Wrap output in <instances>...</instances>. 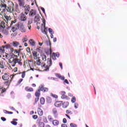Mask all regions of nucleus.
Listing matches in <instances>:
<instances>
[{
    "mask_svg": "<svg viewBox=\"0 0 127 127\" xmlns=\"http://www.w3.org/2000/svg\"><path fill=\"white\" fill-rule=\"evenodd\" d=\"M41 58L42 59V61H43L44 62L46 61V63L42 62L41 64V67H42V68H45L44 71H49V68L52 66L53 64L51 58H48L47 60H46L47 57L45 55H41Z\"/></svg>",
    "mask_w": 127,
    "mask_h": 127,
    "instance_id": "obj_1",
    "label": "nucleus"
},
{
    "mask_svg": "<svg viewBox=\"0 0 127 127\" xmlns=\"http://www.w3.org/2000/svg\"><path fill=\"white\" fill-rule=\"evenodd\" d=\"M33 56L34 57V64L37 65V66H40L41 65V61L40 58H41V55L38 54L37 52L34 51L32 52Z\"/></svg>",
    "mask_w": 127,
    "mask_h": 127,
    "instance_id": "obj_2",
    "label": "nucleus"
},
{
    "mask_svg": "<svg viewBox=\"0 0 127 127\" xmlns=\"http://www.w3.org/2000/svg\"><path fill=\"white\" fill-rule=\"evenodd\" d=\"M8 63L10 64L12 67H14L15 66V64L17 63L18 65L21 66L22 65V63H21V59H18L17 58L14 57H11L8 61Z\"/></svg>",
    "mask_w": 127,
    "mask_h": 127,
    "instance_id": "obj_3",
    "label": "nucleus"
},
{
    "mask_svg": "<svg viewBox=\"0 0 127 127\" xmlns=\"http://www.w3.org/2000/svg\"><path fill=\"white\" fill-rule=\"evenodd\" d=\"M18 5H16L15 6V10L17 12H20L21 10H23L24 9V4H25V2H24V0H18Z\"/></svg>",
    "mask_w": 127,
    "mask_h": 127,
    "instance_id": "obj_4",
    "label": "nucleus"
},
{
    "mask_svg": "<svg viewBox=\"0 0 127 127\" xmlns=\"http://www.w3.org/2000/svg\"><path fill=\"white\" fill-rule=\"evenodd\" d=\"M46 23V20L44 19L43 21V24H42V27H41V31L44 34H46V35H47V32L48 31V30H47V28L45 27V24Z\"/></svg>",
    "mask_w": 127,
    "mask_h": 127,
    "instance_id": "obj_5",
    "label": "nucleus"
},
{
    "mask_svg": "<svg viewBox=\"0 0 127 127\" xmlns=\"http://www.w3.org/2000/svg\"><path fill=\"white\" fill-rule=\"evenodd\" d=\"M14 4L12 1L8 2V5L7 6L6 11L8 12H12L13 11Z\"/></svg>",
    "mask_w": 127,
    "mask_h": 127,
    "instance_id": "obj_6",
    "label": "nucleus"
},
{
    "mask_svg": "<svg viewBox=\"0 0 127 127\" xmlns=\"http://www.w3.org/2000/svg\"><path fill=\"white\" fill-rule=\"evenodd\" d=\"M16 25V26H18V29H19V30H20V31H21V32H26V29L24 27L23 23H20Z\"/></svg>",
    "mask_w": 127,
    "mask_h": 127,
    "instance_id": "obj_7",
    "label": "nucleus"
},
{
    "mask_svg": "<svg viewBox=\"0 0 127 127\" xmlns=\"http://www.w3.org/2000/svg\"><path fill=\"white\" fill-rule=\"evenodd\" d=\"M27 14H28V12H27L20 14V16L21 21H25L27 19Z\"/></svg>",
    "mask_w": 127,
    "mask_h": 127,
    "instance_id": "obj_8",
    "label": "nucleus"
},
{
    "mask_svg": "<svg viewBox=\"0 0 127 127\" xmlns=\"http://www.w3.org/2000/svg\"><path fill=\"white\" fill-rule=\"evenodd\" d=\"M10 75L9 73L5 72L3 73L2 75V79L3 81H7V80H9Z\"/></svg>",
    "mask_w": 127,
    "mask_h": 127,
    "instance_id": "obj_9",
    "label": "nucleus"
},
{
    "mask_svg": "<svg viewBox=\"0 0 127 127\" xmlns=\"http://www.w3.org/2000/svg\"><path fill=\"white\" fill-rule=\"evenodd\" d=\"M60 94L61 95V98L62 99H63L64 100H68L69 98L68 96H66V92L65 91H61L60 92Z\"/></svg>",
    "mask_w": 127,
    "mask_h": 127,
    "instance_id": "obj_10",
    "label": "nucleus"
},
{
    "mask_svg": "<svg viewBox=\"0 0 127 127\" xmlns=\"http://www.w3.org/2000/svg\"><path fill=\"white\" fill-rule=\"evenodd\" d=\"M7 6L6 5V4H0V10H2L3 12H5L6 11Z\"/></svg>",
    "mask_w": 127,
    "mask_h": 127,
    "instance_id": "obj_11",
    "label": "nucleus"
},
{
    "mask_svg": "<svg viewBox=\"0 0 127 127\" xmlns=\"http://www.w3.org/2000/svg\"><path fill=\"white\" fill-rule=\"evenodd\" d=\"M60 56V54H59V53H53L52 56H51V57H52L53 60H56V57H58V58Z\"/></svg>",
    "mask_w": 127,
    "mask_h": 127,
    "instance_id": "obj_12",
    "label": "nucleus"
},
{
    "mask_svg": "<svg viewBox=\"0 0 127 127\" xmlns=\"http://www.w3.org/2000/svg\"><path fill=\"white\" fill-rule=\"evenodd\" d=\"M62 101H57L55 103L54 105L57 108H60L62 106Z\"/></svg>",
    "mask_w": 127,
    "mask_h": 127,
    "instance_id": "obj_13",
    "label": "nucleus"
},
{
    "mask_svg": "<svg viewBox=\"0 0 127 127\" xmlns=\"http://www.w3.org/2000/svg\"><path fill=\"white\" fill-rule=\"evenodd\" d=\"M29 16H34V15H36V10L34 9H31L29 12Z\"/></svg>",
    "mask_w": 127,
    "mask_h": 127,
    "instance_id": "obj_14",
    "label": "nucleus"
},
{
    "mask_svg": "<svg viewBox=\"0 0 127 127\" xmlns=\"http://www.w3.org/2000/svg\"><path fill=\"white\" fill-rule=\"evenodd\" d=\"M19 51H17L16 50H14V52L12 53L13 56L17 58V57H19Z\"/></svg>",
    "mask_w": 127,
    "mask_h": 127,
    "instance_id": "obj_15",
    "label": "nucleus"
},
{
    "mask_svg": "<svg viewBox=\"0 0 127 127\" xmlns=\"http://www.w3.org/2000/svg\"><path fill=\"white\" fill-rule=\"evenodd\" d=\"M52 112L54 116H55V117L57 118L58 116V112H57V109H56V108H54L53 109Z\"/></svg>",
    "mask_w": 127,
    "mask_h": 127,
    "instance_id": "obj_16",
    "label": "nucleus"
},
{
    "mask_svg": "<svg viewBox=\"0 0 127 127\" xmlns=\"http://www.w3.org/2000/svg\"><path fill=\"white\" fill-rule=\"evenodd\" d=\"M62 105L63 108H64V109H66V108H67L68 106H69V102H64V103H62Z\"/></svg>",
    "mask_w": 127,
    "mask_h": 127,
    "instance_id": "obj_17",
    "label": "nucleus"
},
{
    "mask_svg": "<svg viewBox=\"0 0 127 127\" xmlns=\"http://www.w3.org/2000/svg\"><path fill=\"white\" fill-rule=\"evenodd\" d=\"M38 115L40 116H43V110L41 108H38L37 110Z\"/></svg>",
    "mask_w": 127,
    "mask_h": 127,
    "instance_id": "obj_18",
    "label": "nucleus"
},
{
    "mask_svg": "<svg viewBox=\"0 0 127 127\" xmlns=\"http://www.w3.org/2000/svg\"><path fill=\"white\" fill-rule=\"evenodd\" d=\"M25 91L26 92H33V88L32 87H29L28 86H27L25 88Z\"/></svg>",
    "mask_w": 127,
    "mask_h": 127,
    "instance_id": "obj_19",
    "label": "nucleus"
},
{
    "mask_svg": "<svg viewBox=\"0 0 127 127\" xmlns=\"http://www.w3.org/2000/svg\"><path fill=\"white\" fill-rule=\"evenodd\" d=\"M39 20H40V18L39 17V15H37L36 16H35V17L34 18V21L35 23L37 22V21H39Z\"/></svg>",
    "mask_w": 127,
    "mask_h": 127,
    "instance_id": "obj_20",
    "label": "nucleus"
},
{
    "mask_svg": "<svg viewBox=\"0 0 127 127\" xmlns=\"http://www.w3.org/2000/svg\"><path fill=\"white\" fill-rule=\"evenodd\" d=\"M12 45L13 47H17V46H19V43L14 41L12 43Z\"/></svg>",
    "mask_w": 127,
    "mask_h": 127,
    "instance_id": "obj_21",
    "label": "nucleus"
},
{
    "mask_svg": "<svg viewBox=\"0 0 127 127\" xmlns=\"http://www.w3.org/2000/svg\"><path fill=\"white\" fill-rule=\"evenodd\" d=\"M5 66V64L3 61H0V68H1L2 69H3L4 68V66Z\"/></svg>",
    "mask_w": 127,
    "mask_h": 127,
    "instance_id": "obj_22",
    "label": "nucleus"
},
{
    "mask_svg": "<svg viewBox=\"0 0 127 127\" xmlns=\"http://www.w3.org/2000/svg\"><path fill=\"white\" fill-rule=\"evenodd\" d=\"M29 43L32 46H35V42L32 39H30L29 41Z\"/></svg>",
    "mask_w": 127,
    "mask_h": 127,
    "instance_id": "obj_23",
    "label": "nucleus"
},
{
    "mask_svg": "<svg viewBox=\"0 0 127 127\" xmlns=\"http://www.w3.org/2000/svg\"><path fill=\"white\" fill-rule=\"evenodd\" d=\"M47 103L48 104H51V103H52V99H51V97L49 96L47 97Z\"/></svg>",
    "mask_w": 127,
    "mask_h": 127,
    "instance_id": "obj_24",
    "label": "nucleus"
},
{
    "mask_svg": "<svg viewBox=\"0 0 127 127\" xmlns=\"http://www.w3.org/2000/svg\"><path fill=\"white\" fill-rule=\"evenodd\" d=\"M4 18H5V19H6L5 22H6V23H8V20H10V16H8L7 15H5Z\"/></svg>",
    "mask_w": 127,
    "mask_h": 127,
    "instance_id": "obj_25",
    "label": "nucleus"
},
{
    "mask_svg": "<svg viewBox=\"0 0 127 127\" xmlns=\"http://www.w3.org/2000/svg\"><path fill=\"white\" fill-rule=\"evenodd\" d=\"M40 102L41 104L44 105V104H45V99H44L43 97L41 98Z\"/></svg>",
    "mask_w": 127,
    "mask_h": 127,
    "instance_id": "obj_26",
    "label": "nucleus"
},
{
    "mask_svg": "<svg viewBox=\"0 0 127 127\" xmlns=\"http://www.w3.org/2000/svg\"><path fill=\"white\" fill-rule=\"evenodd\" d=\"M24 8L25 11H29V10H30V7L27 5H25V6H24Z\"/></svg>",
    "mask_w": 127,
    "mask_h": 127,
    "instance_id": "obj_27",
    "label": "nucleus"
},
{
    "mask_svg": "<svg viewBox=\"0 0 127 127\" xmlns=\"http://www.w3.org/2000/svg\"><path fill=\"white\" fill-rule=\"evenodd\" d=\"M53 125H54V126H58L59 125V121L58 120L53 121Z\"/></svg>",
    "mask_w": 127,
    "mask_h": 127,
    "instance_id": "obj_28",
    "label": "nucleus"
},
{
    "mask_svg": "<svg viewBox=\"0 0 127 127\" xmlns=\"http://www.w3.org/2000/svg\"><path fill=\"white\" fill-rule=\"evenodd\" d=\"M35 95L37 97H40V91L39 90H38L37 91H36Z\"/></svg>",
    "mask_w": 127,
    "mask_h": 127,
    "instance_id": "obj_29",
    "label": "nucleus"
},
{
    "mask_svg": "<svg viewBox=\"0 0 127 127\" xmlns=\"http://www.w3.org/2000/svg\"><path fill=\"white\" fill-rule=\"evenodd\" d=\"M0 53H4V46L0 47Z\"/></svg>",
    "mask_w": 127,
    "mask_h": 127,
    "instance_id": "obj_30",
    "label": "nucleus"
},
{
    "mask_svg": "<svg viewBox=\"0 0 127 127\" xmlns=\"http://www.w3.org/2000/svg\"><path fill=\"white\" fill-rule=\"evenodd\" d=\"M6 81L4 82V85H6V86H7L8 85H10V83H11L9 80H5Z\"/></svg>",
    "mask_w": 127,
    "mask_h": 127,
    "instance_id": "obj_31",
    "label": "nucleus"
},
{
    "mask_svg": "<svg viewBox=\"0 0 127 127\" xmlns=\"http://www.w3.org/2000/svg\"><path fill=\"white\" fill-rule=\"evenodd\" d=\"M15 75H16V74H11L10 75V80H9L11 82H12V80H13V78H14V77L15 76Z\"/></svg>",
    "mask_w": 127,
    "mask_h": 127,
    "instance_id": "obj_32",
    "label": "nucleus"
},
{
    "mask_svg": "<svg viewBox=\"0 0 127 127\" xmlns=\"http://www.w3.org/2000/svg\"><path fill=\"white\" fill-rule=\"evenodd\" d=\"M51 97H53V98H55V99H58V96L53 93H51Z\"/></svg>",
    "mask_w": 127,
    "mask_h": 127,
    "instance_id": "obj_33",
    "label": "nucleus"
},
{
    "mask_svg": "<svg viewBox=\"0 0 127 127\" xmlns=\"http://www.w3.org/2000/svg\"><path fill=\"white\" fill-rule=\"evenodd\" d=\"M45 125L43 122H39V127H44Z\"/></svg>",
    "mask_w": 127,
    "mask_h": 127,
    "instance_id": "obj_34",
    "label": "nucleus"
},
{
    "mask_svg": "<svg viewBox=\"0 0 127 127\" xmlns=\"http://www.w3.org/2000/svg\"><path fill=\"white\" fill-rule=\"evenodd\" d=\"M25 73H26V71H23L22 72L19 73V74H22L21 77L22 78H24L25 77Z\"/></svg>",
    "mask_w": 127,
    "mask_h": 127,
    "instance_id": "obj_35",
    "label": "nucleus"
},
{
    "mask_svg": "<svg viewBox=\"0 0 127 127\" xmlns=\"http://www.w3.org/2000/svg\"><path fill=\"white\" fill-rule=\"evenodd\" d=\"M3 113L4 114H8L9 115H12V114H13V112L7 111L6 110H3Z\"/></svg>",
    "mask_w": 127,
    "mask_h": 127,
    "instance_id": "obj_36",
    "label": "nucleus"
},
{
    "mask_svg": "<svg viewBox=\"0 0 127 127\" xmlns=\"http://www.w3.org/2000/svg\"><path fill=\"white\" fill-rule=\"evenodd\" d=\"M43 121L44 123H45V124H47L48 123V120H47V118L45 117H43Z\"/></svg>",
    "mask_w": 127,
    "mask_h": 127,
    "instance_id": "obj_37",
    "label": "nucleus"
},
{
    "mask_svg": "<svg viewBox=\"0 0 127 127\" xmlns=\"http://www.w3.org/2000/svg\"><path fill=\"white\" fill-rule=\"evenodd\" d=\"M40 91H42L43 92L44 90V86L43 85H40L39 86V89H38Z\"/></svg>",
    "mask_w": 127,
    "mask_h": 127,
    "instance_id": "obj_38",
    "label": "nucleus"
},
{
    "mask_svg": "<svg viewBox=\"0 0 127 127\" xmlns=\"http://www.w3.org/2000/svg\"><path fill=\"white\" fill-rule=\"evenodd\" d=\"M0 27H1L2 28H5V26L4 25V22L2 21L0 23Z\"/></svg>",
    "mask_w": 127,
    "mask_h": 127,
    "instance_id": "obj_39",
    "label": "nucleus"
},
{
    "mask_svg": "<svg viewBox=\"0 0 127 127\" xmlns=\"http://www.w3.org/2000/svg\"><path fill=\"white\" fill-rule=\"evenodd\" d=\"M23 81V79H22V78L20 79L18 81V82H17V85H20V83H21V82H22Z\"/></svg>",
    "mask_w": 127,
    "mask_h": 127,
    "instance_id": "obj_40",
    "label": "nucleus"
},
{
    "mask_svg": "<svg viewBox=\"0 0 127 127\" xmlns=\"http://www.w3.org/2000/svg\"><path fill=\"white\" fill-rule=\"evenodd\" d=\"M71 102H72V103H75V102H76V97H73L71 98Z\"/></svg>",
    "mask_w": 127,
    "mask_h": 127,
    "instance_id": "obj_41",
    "label": "nucleus"
},
{
    "mask_svg": "<svg viewBox=\"0 0 127 127\" xmlns=\"http://www.w3.org/2000/svg\"><path fill=\"white\" fill-rule=\"evenodd\" d=\"M48 119L50 122H53V118L51 116H49L48 117Z\"/></svg>",
    "mask_w": 127,
    "mask_h": 127,
    "instance_id": "obj_42",
    "label": "nucleus"
},
{
    "mask_svg": "<svg viewBox=\"0 0 127 127\" xmlns=\"http://www.w3.org/2000/svg\"><path fill=\"white\" fill-rule=\"evenodd\" d=\"M4 48H6V49H8V48H10V45L7 44L5 46H4Z\"/></svg>",
    "mask_w": 127,
    "mask_h": 127,
    "instance_id": "obj_43",
    "label": "nucleus"
},
{
    "mask_svg": "<svg viewBox=\"0 0 127 127\" xmlns=\"http://www.w3.org/2000/svg\"><path fill=\"white\" fill-rule=\"evenodd\" d=\"M49 32H50V34H53L54 32L52 31V29L51 28H49Z\"/></svg>",
    "mask_w": 127,
    "mask_h": 127,
    "instance_id": "obj_44",
    "label": "nucleus"
},
{
    "mask_svg": "<svg viewBox=\"0 0 127 127\" xmlns=\"http://www.w3.org/2000/svg\"><path fill=\"white\" fill-rule=\"evenodd\" d=\"M27 39L26 38H24L22 39V42L23 43H24V42H27Z\"/></svg>",
    "mask_w": 127,
    "mask_h": 127,
    "instance_id": "obj_45",
    "label": "nucleus"
},
{
    "mask_svg": "<svg viewBox=\"0 0 127 127\" xmlns=\"http://www.w3.org/2000/svg\"><path fill=\"white\" fill-rule=\"evenodd\" d=\"M70 126L71 127H77V125H76V124H73V123H71V124H70Z\"/></svg>",
    "mask_w": 127,
    "mask_h": 127,
    "instance_id": "obj_46",
    "label": "nucleus"
},
{
    "mask_svg": "<svg viewBox=\"0 0 127 127\" xmlns=\"http://www.w3.org/2000/svg\"><path fill=\"white\" fill-rule=\"evenodd\" d=\"M17 29H18V28H15V27H12V30L13 32H14V31H16Z\"/></svg>",
    "mask_w": 127,
    "mask_h": 127,
    "instance_id": "obj_47",
    "label": "nucleus"
},
{
    "mask_svg": "<svg viewBox=\"0 0 127 127\" xmlns=\"http://www.w3.org/2000/svg\"><path fill=\"white\" fill-rule=\"evenodd\" d=\"M11 124H12V125H13V126H16V125H17V122L15 121H12L11 122Z\"/></svg>",
    "mask_w": 127,
    "mask_h": 127,
    "instance_id": "obj_48",
    "label": "nucleus"
},
{
    "mask_svg": "<svg viewBox=\"0 0 127 127\" xmlns=\"http://www.w3.org/2000/svg\"><path fill=\"white\" fill-rule=\"evenodd\" d=\"M56 77H57V78H59V79L60 78V77L61 76V74H59V73H56Z\"/></svg>",
    "mask_w": 127,
    "mask_h": 127,
    "instance_id": "obj_49",
    "label": "nucleus"
},
{
    "mask_svg": "<svg viewBox=\"0 0 127 127\" xmlns=\"http://www.w3.org/2000/svg\"><path fill=\"white\" fill-rule=\"evenodd\" d=\"M48 90H49L48 88L44 87V90H43V92H48Z\"/></svg>",
    "mask_w": 127,
    "mask_h": 127,
    "instance_id": "obj_50",
    "label": "nucleus"
},
{
    "mask_svg": "<svg viewBox=\"0 0 127 127\" xmlns=\"http://www.w3.org/2000/svg\"><path fill=\"white\" fill-rule=\"evenodd\" d=\"M32 118L34 120H36L38 118V116L37 115H33Z\"/></svg>",
    "mask_w": 127,
    "mask_h": 127,
    "instance_id": "obj_51",
    "label": "nucleus"
},
{
    "mask_svg": "<svg viewBox=\"0 0 127 127\" xmlns=\"http://www.w3.org/2000/svg\"><path fill=\"white\" fill-rule=\"evenodd\" d=\"M5 0H0V4H4L5 3Z\"/></svg>",
    "mask_w": 127,
    "mask_h": 127,
    "instance_id": "obj_52",
    "label": "nucleus"
},
{
    "mask_svg": "<svg viewBox=\"0 0 127 127\" xmlns=\"http://www.w3.org/2000/svg\"><path fill=\"white\" fill-rule=\"evenodd\" d=\"M38 101H39V97H37L35 99V104H36V103H37V102H38Z\"/></svg>",
    "mask_w": 127,
    "mask_h": 127,
    "instance_id": "obj_53",
    "label": "nucleus"
},
{
    "mask_svg": "<svg viewBox=\"0 0 127 127\" xmlns=\"http://www.w3.org/2000/svg\"><path fill=\"white\" fill-rule=\"evenodd\" d=\"M15 22H16V20L11 21V24H10V26H11L12 25V24H13V23H15Z\"/></svg>",
    "mask_w": 127,
    "mask_h": 127,
    "instance_id": "obj_54",
    "label": "nucleus"
},
{
    "mask_svg": "<svg viewBox=\"0 0 127 127\" xmlns=\"http://www.w3.org/2000/svg\"><path fill=\"white\" fill-rule=\"evenodd\" d=\"M1 93H4V92H5V91H6V89H5V88H3V87H1Z\"/></svg>",
    "mask_w": 127,
    "mask_h": 127,
    "instance_id": "obj_55",
    "label": "nucleus"
},
{
    "mask_svg": "<svg viewBox=\"0 0 127 127\" xmlns=\"http://www.w3.org/2000/svg\"><path fill=\"white\" fill-rule=\"evenodd\" d=\"M60 79L61 80H65V77H64V76L61 75Z\"/></svg>",
    "mask_w": 127,
    "mask_h": 127,
    "instance_id": "obj_56",
    "label": "nucleus"
},
{
    "mask_svg": "<svg viewBox=\"0 0 127 127\" xmlns=\"http://www.w3.org/2000/svg\"><path fill=\"white\" fill-rule=\"evenodd\" d=\"M63 122L64 124H66L67 123V119L65 118H64L63 120Z\"/></svg>",
    "mask_w": 127,
    "mask_h": 127,
    "instance_id": "obj_57",
    "label": "nucleus"
},
{
    "mask_svg": "<svg viewBox=\"0 0 127 127\" xmlns=\"http://www.w3.org/2000/svg\"><path fill=\"white\" fill-rule=\"evenodd\" d=\"M66 114H72V111L67 110L66 111Z\"/></svg>",
    "mask_w": 127,
    "mask_h": 127,
    "instance_id": "obj_58",
    "label": "nucleus"
},
{
    "mask_svg": "<svg viewBox=\"0 0 127 127\" xmlns=\"http://www.w3.org/2000/svg\"><path fill=\"white\" fill-rule=\"evenodd\" d=\"M10 51L11 53L13 54V52H14V50L13 49V48H10Z\"/></svg>",
    "mask_w": 127,
    "mask_h": 127,
    "instance_id": "obj_59",
    "label": "nucleus"
},
{
    "mask_svg": "<svg viewBox=\"0 0 127 127\" xmlns=\"http://www.w3.org/2000/svg\"><path fill=\"white\" fill-rule=\"evenodd\" d=\"M28 27L29 29H31V25H30V23H29V22H28Z\"/></svg>",
    "mask_w": 127,
    "mask_h": 127,
    "instance_id": "obj_60",
    "label": "nucleus"
},
{
    "mask_svg": "<svg viewBox=\"0 0 127 127\" xmlns=\"http://www.w3.org/2000/svg\"><path fill=\"white\" fill-rule=\"evenodd\" d=\"M26 51H27V52H28V53L30 52V48H29V47L27 48H26Z\"/></svg>",
    "mask_w": 127,
    "mask_h": 127,
    "instance_id": "obj_61",
    "label": "nucleus"
},
{
    "mask_svg": "<svg viewBox=\"0 0 127 127\" xmlns=\"http://www.w3.org/2000/svg\"><path fill=\"white\" fill-rule=\"evenodd\" d=\"M17 67H14L13 69V71L14 72H17Z\"/></svg>",
    "mask_w": 127,
    "mask_h": 127,
    "instance_id": "obj_62",
    "label": "nucleus"
},
{
    "mask_svg": "<svg viewBox=\"0 0 127 127\" xmlns=\"http://www.w3.org/2000/svg\"><path fill=\"white\" fill-rule=\"evenodd\" d=\"M64 83H65V84H69V82L68 81V80L67 79H65L64 81Z\"/></svg>",
    "mask_w": 127,
    "mask_h": 127,
    "instance_id": "obj_63",
    "label": "nucleus"
},
{
    "mask_svg": "<svg viewBox=\"0 0 127 127\" xmlns=\"http://www.w3.org/2000/svg\"><path fill=\"white\" fill-rule=\"evenodd\" d=\"M61 127H68L65 124H62Z\"/></svg>",
    "mask_w": 127,
    "mask_h": 127,
    "instance_id": "obj_64",
    "label": "nucleus"
}]
</instances>
